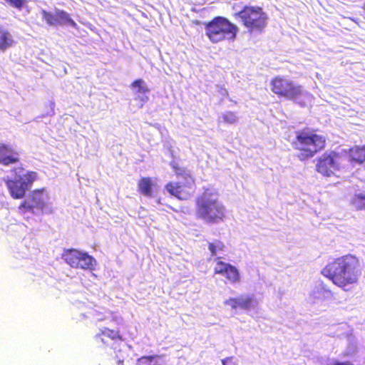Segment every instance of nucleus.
Instances as JSON below:
<instances>
[{
    "label": "nucleus",
    "mask_w": 365,
    "mask_h": 365,
    "mask_svg": "<svg viewBox=\"0 0 365 365\" xmlns=\"http://www.w3.org/2000/svg\"><path fill=\"white\" fill-rule=\"evenodd\" d=\"M130 88L138 94H146L150 91V89L142 78L133 81L130 84Z\"/></svg>",
    "instance_id": "21"
},
{
    "label": "nucleus",
    "mask_w": 365,
    "mask_h": 365,
    "mask_svg": "<svg viewBox=\"0 0 365 365\" xmlns=\"http://www.w3.org/2000/svg\"><path fill=\"white\" fill-rule=\"evenodd\" d=\"M19 210L25 213L27 212H33L34 205H33L29 200H25L19 206Z\"/></svg>",
    "instance_id": "26"
},
{
    "label": "nucleus",
    "mask_w": 365,
    "mask_h": 365,
    "mask_svg": "<svg viewBox=\"0 0 365 365\" xmlns=\"http://www.w3.org/2000/svg\"><path fill=\"white\" fill-rule=\"evenodd\" d=\"M205 28L206 36L213 43L224 41H234L238 32V27L235 24L220 16L205 23Z\"/></svg>",
    "instance_id": "4"
},
{
    "label": "nucleus",
    "mask_w": 365,
    "mask_h": 365,
    "mask_svg": "<svg viewBox=\"0 0 365 365\" xmlns=\"http://www.w3.org/2000/svg\"><path fill=\"white\" fill-rule=\"evenodd\" d=\"M270 90L279 98L290 101L299 99L304 93L303 87L284 76H275L269 82Z\"/></svg>",
    "instance_id": "6"
},
{
    "label": "nucleus",
    "mask_w": 365,
    "mask_h": 365,
    "mask_svg": "<svg viewBox=\"0 0 365 365\" xmlns=\"http://www.w3.org/2000/svg\"><path fill=\"white\" fill-rule=\"evenodd\" d=\"M21 157L19 151L7 143H0V164L9 166L20 163Z\"/></svg>",
    "instance_id": "14"
},
{
    "label": "nucleus",
    "mask_w": 365,
    "mask_h": 365,
    "mask_svg": "<svg viewBox=\"0 0 365 365\" xmlns=\"http://www.w3.org/2000/svg\"><path fill=\"white\" fill-rule=\"evenodd\" d=\"M334 284L348 291L347 287L357 283L361 274V263L353 255H346L329 262L321 272Z\"/></svg>",
    "instance_id": "1"
},
{
    "label": "nucleus",
    "mask_w": 365,
    "mask_h": 365,
    "mask_svg": "<svg viewBox=\"0 0 365 365\" xmlns=\"http://www.w3.org/2000/svg\"><path fill=\"white\" fill-rule=\"evenodd\" d=\"M95 339L106 346H110L109 341L113 344L125 341V338L119 330L108 327L101 329L100 331L95 336Z\"/></svg>",
    "instance_id": "13"
},
{
    "label": "nucleus",
    "mask_w": 365,
    "mask_h": 365,
    "mask_svg": "<svg viewBox=\"0 0 365 365\" xmlns=\"http://www.w3.org/2000/svg\"><path fill=\"white\" fill-rule=\"evenodd\" d=\"M222 365H237L233 356L226 357L222 360Z\"/></svg>",
    "instance_id": "28"
},
{
    "label": "nucleus",
    "mask_w": 365,
    "mask_h": 365,
    "mask_svg": "<svg viewBox=\"0 0 365 365\" xmlns=\"http://www.w3.org/2000/svg\"><path fill=\"white\" fill-rule=\"evenodd\" d=\"M154 182L150 177H143L138 182V192L144 196L151 197L153 195V187Z\"/></svg>",
    "instance_id": "18"
},
{
    "label": "nucleus",
    "mask_w": 365,
    "mask_h": 365,
    "mask_svg": "<svg viewBox=\"0 0 365 365\" xmlns=\"http://www.w3.org/2000/svg\"><path fill=\"white\" fill-rule=\"evenodd\" d=\"M234 16L250 33H262L267 26L268 16L259 6L246 5Z\"/></svg>",
    "instance_id": "5"
},
{
    "label": "nucleus",
    "mask_w": 365,
    "mask_h": 365,
    "mask_svg": "<svg viewBox=\"0 0 365 365\" xmlns=\"http://www.w3.org/2000/svg\"><path fill=\"white\" fill-rule=\"evenodd\" d=\"M225 248V244L220 240H215L213 242L208 243V250L212 256H215L217 252L224 251Z\"/></svg>",
    "instance_id": "22"
},
{
    "label": "nucleus",
    "mask_w": 365,
    "mask_h": 365,
    "mask_svg": "<svg viewBox=\"0 0 365 365\" xmlns=\"http://www.w3.org/2000/svg\"><path fill=\"white\" fill-rule=\"evenodd\" d=\"M61 257L66 264L74 269L93 270L96 264L92 256L76 249L64 250Z\"/></svg>",
    "instance_id": "8"
},
{
    "label": "nucleus",
    "mask_w": 365,
    "mask_h": 365,
    "mask_svg": "<svg viewBox=\"0 0 365 365\" xmlns=\"http://www.w3.org/2000/svg\"><path fill=\"white\" fill-rule=\"evenodd\" d=\"M216 264L214 267V274L223 276L228 282L235 284L240 282V274L236 267L221 260L220 257L215 259Z\"/></svg>",
    "instance_id": "12"
},
{
    "label": "nucleus",
    "mask_w": 365,
    "mask_h": 365,
    "mask_svg": "<svg viewBox=\"0 0 365 365\" xmlns=\"http://www.w3.org/2000/svg\"><path fill=\"white\" fill-rule=\"evenodd\" d=\"M185 182H169L165 185V190L180 200L190 199L195 192V180L192 175H187Z\"/></svg>",
    "instance_id": "10"
},
{
    "label": "nucleus",
    "mask_w": 365,
    "mask_h": 365,
    "mask_svg": "<svg viewBox=\"0 0 365 365\" xmlns=\"http://www.w3.org/2000/svg\"><path fill=\"white\" fill-rule=\"evenodd\" d=\"M343 160L342 155L338 152H325L317 158L316 170L322 175L329 177L341 168Z\"/></svg>",
    "instance_id": "9"
},
{
    "label": "nucleus",
    "mask_w": 365,
    "mask_h": 365,
    "mask_svg": "<svg viewBox=\"0 0 365 365\" xmlns=\"http://www.w3.org/2000/svg\"><path fill=\"white\" fill-rule=\"evenodd\" d=\"M42 19L49 26L70 25L76 26V22L72 19L70 14L63 10L56 9L54 13L47 11L44 9L41 11Z\"/></svg>",
    "instance_id": "11"
},
{
    "label": "nucleus",
    "mask_w": 365,
    "mask_h": 365,
    "mask_svg": "<svg viewBox=\"0 0 365 365\" xmlns=\"http://www.w3.org/2000/svg\"><path fill=\"white\" fill-rule=\"evenodd\" d=\"M171 166L178 178H182L184 180H187V175H191L190 172L185 168L180 167L177 163H173Z\"/></svg>",
    "instance_id": "24"
},
{
    "label": "nucleus",
    "mask_w": 365,
    "mask_h": 365,
    "mask_svg": "<svg viewBox=\"0 0 365 365\" xmlns=\"http://www.w3.org/2000/svg\"><path fill=\"white\" fill-rule=\"evenodd\" d=\"M195 216L208 224H217L226 218V209L216 194L206 188L195 198Z\"/></svg>",
    "instance_id": "3"
},
{
    "label": "nucleus",
    "mask_w": 365,
    "mask_h": 365,
    "mask_svg": "<svg viewBox=\"0 0 365 365\" xmlns=\"http://www.w3.org/2000/svg\"><path fill=\"white\" fill-rule=\"evenodd\" d=\"M37 178L38 174L36 172L27 171L22 176L19 175L15 179L6 180L5 184L14 199H22Z\"/></svg>",
    "instance_id": "7"
},
{
    "label": "nucleus",
    "mask_w": 365,
    "mask_h": 365,
    "mask_svg": "<svg viewBox=\"0 0 365 365\" xmlns=\"http://www.w3.org/2000/svg\"><path fill=\"white\" fill-rule=\"evenodd\" d=\"M349 161L352 165H361L365 163V145H355L349 149Z\"/></svg>",
    "instance_id": "16"
},
{
    "label": "nucleus",
    "mask_w": 365,
    "mask_h": 365,
    "mask_svg": "<svg viewBox=\"0 0 365 365\" xmlns=\"http://www.w3.org/2000/svg\"><path fill=\"white\" fill-rule=\"evenodd\" d=\"M222 122L226 124H235L238 120L237 115L233 111H227L221 116Z\"/></svg>",
    "instance_id": "23"
},
{
    "label": "nucleus",
    "mask_w": 365,
    "mask_h": 365,
    "mask_svg": "<svg viewBox=\"0 0 365 365\" xmlns=\"http://www.w3.org/2000/svg\"><path fill=\"white\" fill-rule=\"evenodd\" d=\"M12 34L4 26H0V51L4 52L15 44Z\"/></svg>",
    "instance_id": "17"
},
{
    "label": "nucleus",
    "mask_w": 365,
    "mask_h": 365,
    "mask_svg": "<svg viewBox=\"0 0 365 365\" xmlns=\"http://www.w3.org/2000/svg\"><path fill=\"white\" fill-rule=\"evenodd\" d=\"M254 298L250 295H240L238 297H230L224 302L225 305L233 309H241L248 310L254 305Z\"/></svg>",
    "instance_id": "15"
},
{
    "label": "nucleus",
    "mask_w": 365,
    "mask_h": 365,
    "mask_svg": "<svg viewBox=\"0 0 365 365\" xmlns=\"http://www.w3.org/2000/svg\"><path fill=\"white\" fill-rule=\"evenodd\" d=\"M332 365H354V364L349 361H336L333 363Z\"/></svg>",
    "instance_id": "29"
},
{
    "label": "nucleus",
    "mask_w": 365,
    "mask_h": 365,
    "mask_svg": "<svg viewBox=\"0 0 365 365\" xmlns=\"http://www.w3.org/2000/svg\"><path fill=\"white\" fill-rule=\"evenodd\" d=\"M9 5L18 9H21L26 4V0H4Z\"/></svg>",
    "instance_id": "27"
},
{
    "label": "nucleus",
    "mask_w": 365,
    "mask_h": 365,
    "mask_svg": "<svg viewBox=\"0 0 365 365\" xmlns=\"http://www.w3.org/2000/svg\"><path fill=\"white\" fill-rule=\"evenodd\" d=\"M158 356H143L137 361L138 365H160L157 361Z\"/></svg>",
    "instance_id": "25"
},
{
    "label": "nucleus",
    "mask_w": 365,
    "mask_h": 365,
    "mask_svg": "<svg viewBox=\"0 0 365 365\" xmlns=\"http://www.w3.org/2000/svg\"><path fill=\"white\" fill-rule=\"evenodd\" d=\"M351 206L357 211L365 210V192L355 193L350 200Z\"/></svg>",
    "instance_id": "20"
},
{
    "label": "nucleus",
    "mask_w": 365,
    "mask_h": 365,
    "mask_svg": "<svg viewBox=\"0 0 365 365\" xmlns=\"http://www.w3.org/2000/svg\"><path fill=\"white\" fill-rule=\"evenodd\" d=\"M292 145L298 152L297 158L304 161L325 149L327 138L317 130L305 127L295 131Z\"/></svg>",
    "instance_id": "2"
},
{
    "label": "nucleus",
    "mask_w": 365,
    "mask_h": 365,
    "mask_svg": "<svg viewBox=\"0 0 365 365\" xmlns=\"http://www.w3.org/2000/svg\"><path fill=\"white\" fill-rule=\"evenodd\" d=\"M45 192L44 188L36 189L31 191L29 196V200L34 205V208L43 210L45 207V202L43 200V192Z\"/></svg>",
    "instance_id": "19"
},
{
    "label": "nucleus",
    "mask_w": 365,
    "mask_h": 365,
    "mask_svg": "<svg viewBox=\"0 0 365 365\" xmlns=\"http://www.w3.org/2000/svg\"><path fill=\"white\" fill-rule=\"evenodd\" d=\"M23 170H24V168L23 167H19V168H14L11 170V172L14 173L16 175H17V173L18 172H21V171H23Z\"/></svg>",
    "instance_id": "30"
}]
</instances>
